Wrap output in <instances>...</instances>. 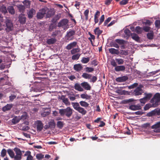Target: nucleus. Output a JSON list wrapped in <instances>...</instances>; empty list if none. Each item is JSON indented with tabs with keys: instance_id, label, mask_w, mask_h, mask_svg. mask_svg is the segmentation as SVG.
Masks as SVG:
<instances>
[{
	"instance_id": "nucleus-8",
	"label": "nucleus",
	"mask_w": 160,
	"mask_h": 160,
	"mask_svg": "<svg viewBox=\"0 0 160 160\" xmlns=\"http://www.w3.org/2000/svg\"><path fill=\"white\" fill-rule=\"evenodd\" d=\"M133 93L135 96L141 95L143 93V90L142 89V87H138L134 90Z\"/></svg>"
},
{
	"instance_id": "nucleus-12",
	"label": "nucleus",
	"mask_w": 160,
	"mask_h": 160,
	"mask_svg": "<svg viewBox=\"0 0 160 160\" xmlns=\"http://www.w3.org/2000/svg\"><path fill=\"white\" fill-rule=\"evenodd\" d=\"M128 79V77L127 76H123L117 78L116 79V81L118 82H123L126 81Z\"/></svg>"
},
{
	"instance_id": "nucleus-58",
	"label": "nucleus",
	"mask_w": 160,
	"mask_h": 160,
	"mask_svg": "<svg viewBox=\"0 0 160 160\" xmlns=\"http://www.w3.org/2000/svg\"><path fill=\"white\" fill-rule=\"evenodd\" d=\"M68 98H69L70 100L71 101H74L76 99L75 96L74 94H73L69 96Z\"/></svg>"
},
{
	"instance_id": "nucleus-64",
	"label": "nucleus",
	"mask_w": 160,
	"mask_h": 160,
	"mask_svg": "<svg viewBox=\"0 0 160 160\" xmlns=\"http://www.w3.org/2000/svg\"><path fill=\"white\" fill-rule=\"evenodd\" d=\"M150 127V124L149 123H146L142 125V127L144 128H147Z\"/></svg>"
},
{
	"instance_id": "nucleus-54",
	"label": "nucleus",
	"mask_w": 160,
	"mask_h": 160,
	"mask_svg": "<svg viewBox=\"0 0 160 160\" xmlns=\"http://www.w3.org/2000/svg\"><path fill=\"white\" fill-rule=\"evenodd\" d=\"M124 33L128 36H131V34L132 33H131V32L128 29H126L124 31Z\"/></svg>"
},
{
	"instance_id": "nucleus-13",
	"label": "nucleus",
	"mask_w": 160,
	"mask_h": 160,
	"mask_svg": "<svg viewBox=\"0 0 160 160\" xmlns=\"http://www.w3.org/2000/svg\"><path fill=\"white\" fill-rule=\"evenodd\" d=\"M18 18L19 21L21 24H23L25 23L26 21V18L24 15H20L19 16Z\"/></svg>"
},
{
	"instance_id": "nucleus-29",
	"label": "nucleus",
	"mask_w": 160,
	"mask_h": 160,
	"mask_svg": "<svg viewBox=\"0 0 160 160\" xmlns=\"http://www.w3.org/2000/svg\"><path fill=\"white\" fill-rule=\"evenodd\" d=\"M72 104L74 108L77 110L80 107L79 103L77 102H72Z\"/></svg>"
},
{
	"instance_id": "nucleus-6",
	"label": "nucleus",
	"mask_w": 160,
	"mask_h": 160,
	"mask_svg": "<svg viewBox=\"0 0 160 160\" xmlns=\"http://www.w3.org/2000/svg\"><path fill=\"white\" fill-rule=\"evenodd\" d=\"M26 118V116L25 115H22L20 117L16 116L12 119V122L13 124H16L18 123L21 119H24Z\"/></svg>"
},
{
	"instance_id": "nucleus-48",
	"label": "nucleus",
	"mask_w": 160,
	"mask_h": 160,
	"mask_svg": "<svg viewBox=\"0 0 160 160\" xmlns=\"http://www.w3.org/2000/svg\"><path fill=\"white\" fill-rule=\"evenodd\" d=\"M14 150L15 151L16 154L18 155H22V153L20 150L18 148H15Z\"/></svg>"
},
{
	"instance_id": "nucleus-37",
	"label": "nucleus",
	"mask_w": 160,
	"mask_h": 160,
	"mask_svg": "<svg viewBox=\"0 0 160 160\" xmlns=\"http://www.w3.org/2000/svg\"><path fill=\"white\" fill-rule=\"evenodd\" d=\"M81 98L83 99H89L91 98V96L87 94H82L80 95Z\"/></svg>"
},
{
	"instance_id": "nucleus-41",
	"label": "nucleus",
	"mask_w": 160,
	"mask_h": 160,
	"mask_svg": "<svg viewBox=\"0 0 160 160\" xmlns=\"http://www.w3.org/2000/svg\"><path fill=\"white\" fill-rule=\"evenodd\" d=\"M80 105L82 107H87L89 106V104L84 101H81L79 102Z\"/></svg>"
},
{
	"instance_id": "nucleus-57",
	"label": "nucleus",
	"mask_w": 160,
	"mask_h": 160,
	"mask_svg": "<svg viewBox=\"0 0 160 160\" xmlns=\"http://www.w3.org/2000/svg\"><path fill=\"white\" fill-rule=\"evenodd\" d=\"M22 155H16L15 156H14V160H21L22 158Z\"/></svg>"
},
{
	"instance_id": "nucleus-14",
	"label": "nucleus",
	"mask_w": 160,
	"mask_h": 160,
	"mask_svg": "<svg viewBox=\"0 0 160 160\" xmlns=\"http://www.w3.org/2000/svg\"><path fill=\"white\" fill-rule=\"evenodd\" d=\"M128 108L131 110L135 111L141 109V107L139 105H132L129 106Z\"/></svg>"
},
{
	"instance_id": "nucleus-7",
	"label": "nucleus",
	"mask_w": 160,
	"mask_h": 160,
	"mask_svg": "<svg viewBox=\"0 0 160 160\" xmlns=\"http://www.w3.org/2000/svg\"><path fill=\"white\" fill-rule=\"evenodd\" d=\"M68 21L67 19H64L60 21L58 24L59 27H62V28L67 27L68 26Z\"/></svg>"
},
{
	"instance_id": "nucleus-4",
	"label": "nucleus",
	"mask_w": 160,
	"mask_h": 160,
	"mask_svg": "<svg viewBox=\"0 0 160 160\" xmlns=\"http://www.w3.org/2000/svg\"><path fill=\"white\" fill-rule=\"evenodd\" d=\"M6 25L7 27L6 29L7 31L9 32L12 30L13 28V24L10 20H7L6 21Z\"/></svg>"
},
{
	"instance_id": "nucleus-31",
	"label": "nucleus",
	"mask_w": 160,
	"mask_h": 160,
	"mask_svg": "<svg viewBox=\"0 0 160 160\" xmlns=\"http://www.w3.org/2000/svg\"><path fill=\"white\" fill-rule=\"evenodd\" d=\"M154 34L153 31L148 33L147 34V38L149 40H152L153 38Z\"/></svg>"
},
{
	"instance_id": "nucleus-49",
	"label": "nucleus",
	"mask_w": 160,
	"mask_h": 160,
	"mask_svg": "<svg viewBox=\"0 0 160 160\" xmlns=\"http://www.w3.org/2000/svg\"><path fill=\"white\" fill-rule=\"evenodd\" d=\"M111 46L117 48H118L119 46L117 43L115 42H112L110 43Z\"/></svg>"
},
{
	"instance_id": "nucleus-34",
	"label": "nucleus",
	"mask_w": 160,
	"mask_h": 160,
	"mask_svg": "<svg viewBox=\"0 0 160 160\" xmlns=\"http://www.w3.org/2000/svg\"><path fill=\"white\" fill-rule=\"evenodd\" d=\"M82 77L85 79H90L92 75L87 73H83L82 75Z\"/></svg>"
},
{
	"instance_id": "nucleus-46",
	"label": "nucleus",
	"mask_w": 160,
	"mask_h": 160,
	"mask_svg": "<svg viewBox=\"0 0 160 160\" xmlns=\"http://www.w3.org/2000/svg\"><path fill=\"white\" fill-rule=\"evenodd\" d=\"M80 51V49L78 48H73L72 49L71 51V53L72 54H74L77 52H78Z\"/></svg>"
},
{
	"instance_id": "nucleus-39",
	"label": "nucleus",
	"mask_w": 160,
	"mask_h": 160,
	"mask_svg": "<svg viewBox=\"0 0 160 160\" xmlns=\"http://www.w3.org/2000/svg\"><path fill=\"white\" fill-rule=\"evenodd\" d=\"M35 10L33 9H32L30 10L28 13V17L29 18H32L33 16V13L34 12Z\"/></svg>"
},
{
	"instance_id": "nucleus-51",
	"label": "nucleus",
	"mask_w": 160,
	"mask_h": 160,
	"mask_svg": "<svg viewBox=\"0 0 160 160\" xmlns=\"http://www.w3.org/2000/svg\"><path fill=\"white\" fill-rule=\"evenodd\" d=\"M105 19V17L104 15H102L101 16L98 25H100L104 21Z\"/></svg>"
},
{
	"instance_id": "nucleus-2",
	"label": "nucleus",
	"mask_w": 160,
	"mask_h": 160,
	"mask_svg": "<svg viewBox=\"0 0 160 160\" xmlns=\"http://www.w3.org/2000/svg\"><path fill=\"white\" fill-rule=\"evenodd\" d=\"M73 109L70 107H68L63 109H60L59 113L61 116H66L68 118H70L72 114Z\"/></svg>"
},
{
	"instance_id": "nucleus-17",
	"label": "nucleus",
	"mask_w": 160,
	"mask_h": 160,
	"mask_svg": "<svg viewBox=\"0 0 160 160\" xmlns=\"http://www.w3.org/2000/svg\"><path fill=\"white\" fill-rule=\"evenodd\" d=\"M77 44V42H73L68 44L65 48L67 50H69L72 48L75 47Z\"/></svg>"
},
{
	"instance_id": "nucleus-33",
	"label": "nucleus",
	"mask_w": 160,
	"mask_h": 160,
	"mask_svg": "<svg viewBox=\"0 0 160 160\" xmlns=\"http://www.w3.org/2000/svg\"><path fill=\"white\" fill-rule=\"evenodd\" d=\"M1 12L4 14L8 13L7 8L6 7L4 6L3 5L1 6Z\"/></svg>"
},
{
	"instance_id": "nucleus-25",
	"label": "nucleus",
	"mask_w": 160,
	"mask_h": 160,
	"mask_svg": "<svg viewBox=\"0 0 160 160\" xmlns=\"http://www.w3.org/2000/svg\"><path fill=\"white\" fill-rule=\"evenodd\" d=\"M57 40L54 38H51L48 39L47 41V43L49 45H51L54 43Z\"/></svg>"
},
{
	"instance_id": "nucleus-62",
	"label": "nucleus",
	"mask_w": 160,
	"mask_h": 160,
	"mask_svg": "<svg viewBox=\"0 0 160 160\" xmlns=\"http://www.w3.org/2000/svg\"><path fill=\"white\" fill-rule=\"evenodd\" d=\"M111 18L110 17H108L104 23V26H106L107 24L111 21Z\"/></svg>"
},
{
	"instance_id": "nucleus-43",
	"label": "nucleus",
	"mask_w": 160,
	"mask_h": 160,
	"mask_svg": "<svg viewBox=\"0 0 160 160\" xmlns=\"http://www.w3.org/2000/svg\"><path fill=\"white\" fill-rule=\"evenodd\" d=\"M155 27L157 29L160 28V20H157L155 21Z\"/></svg>"
},
{
	"instance_id": "nucleus-40",
	"label": "nucleus",
	"mask_w": 160,
	"mask_h": 160,
	"mask_svg": "<svg viewBox=\"0 0 160 160\" xmlns=\"http://www.w3.org/2000/svg\"><path fill=\"white\" fill-rule=\"evenodd\" d=\"M116 42L118 43L119 45H122V44H124L125 41L123 40L122 39H116L115 40Z\"/></svg>"
},
{
	"instance_id": "nucleus-59",
	"label": "nucleus",
	"mask_w": 160,
	"mask_h": 160,
	"mask_svg": "<svg viewBox=\"0 0 160 160\" xmlns=\"http://www.w3.org/2000/svg\"><path fill=\"white\" fill-rule=\"evenodd\" d=\"M36 158L38 159H41L44 158V155L42 154H38L36 155Z\"/></svg>"
},
{
	"instance_id": "nucleus-19",
	"label": "nucleus",
	"mask_w": 160,
	"mask_h": 160,
	"mask_svg": "<svg viewBox=\"0 0 160 160\" xmlns=\"http://www.w3.org/2000/svg\"><path fill=\"white\" fill-rule=\"evenodd\" d=\"M94 32L95 34L97 35V38H99V36L102 34V31L100 30L99 27H97L94 30Z\"/></svg>"
},
{
	"instance_id": "nucleus-28",
	"label": "nucleus",
	"mask_w": 160,
	"mask_h": 160,
	"mask_svg": "<svg viewBox=\"0 0 160 160\" xmlns=\"http://www.w3.org/2000/svg\"><path fill=\"white\" fill-rule=\"evenodd\" d=\"M7 10H8L9 13L12 15H13L15 13V10L14 8L12 6H9L8 7Z\"/></svg>"
},
{
	"instance_id": "nucleus-61",
	"label": "nucleus",
	"mask_w": 160,
	"mask_h": 160,
	"mask_svg": "<svg viewBox=\"0 0 160 160\" xmlns=\"http://www.w3.org/2000/svg\"><path fill=\"white\" fill-rule=\"evenodd\" d=\"M111 64L113 67L115 68L117 65L116 62L114 59L112 60L111 62Z\"/></svg>"
},
{
	"instance_id": "nucleus-52",
	"label": "nucleus",
	"mask_w": 160,
	"mask_h": 160,
	"mask_svg": "<svg viewBox=\"0 0 160 160\" xmlns=\"http://www.w3.org/2000/svg\"><path fill=\"white\" fill-rule=\"evenodd\" d=\"M151 28L150 27L145 26H144L143 28V31L144 30L146 32H148L150 30Z\"/></svg>"
},
{
	"instance_id": "nucleus-32",
	"label": "nucleus",
	"mask_w": 160,
	"mask_h": 160,
	"mask_svg": "<svg viewBox=\"0 0 160 160\" xmlns=\"http://www.w3.org/2000/svg\"><path fill=\"white\" fill-rule=\"evenodd\" d=\"M152 129H159L160 130V121L157 122L151 127Z\"/></svg>"
},
{
	"instance_id": "nucleus-5",
	"label": "nucleus",
	"mask_w": 160,
	"mask_h": 160,
	"mask_svg": "<svg viewBox=\"0 0 160 160\" xmlns=\"http://www.w3.org/2000/svg\"><path fill=\"white\" fill-rule=\"evenodd\" d=\"M75 32L74 30H71L67 32L66 35L67 39L68 40H71L73 39V35H75Z\"/></svg>"
},
{
	"instance_id": "nucleus-16",
	"label": "nucleus",
	"mask_w": 160,
	"mask_h": 160,
	"mask_svg": "<svg viewBox=\"0 0 160 160\" xmlns=\"http://www.w3.org/2000/svg\"><path fill=\"white\" fill-rule=\"evenodd\" d=\"M74 88L76 90L80 92H82L84 91V90L81 87V84H80L79 83H75L74 86Z\"/></svg>"
},
{
	"instance_id": "nucleus-26",
	"label": "nucleus",
	"mask_w": 160,
	"mask_h": 160,
	"mask_svg": "<svg viewBox=\"0 0 160 160\" xmlns=\"http://www.w3.org/2000/svg\"><path fill=\"white\" fill-rule=\"evenodd\" d=\"M56 126V124L53 120H52L48 122V127L51 128H54Z\"/></svg>"
},
{
	"instance_id": "nucleus-10",
	"label": "nucleus",
	"mask_w": 160,
	"mask_h": 160,
	"mask_svg": "<svg viewBox=\"0 0 160 160\" xmlns=\"http://www.w3.org/2000/svg\"><path fill=\"white\" fill-rule=\"evenodd\" d=\"M81 85L85 90H90L91 89V86L87 82H82L81 83Z\"/></svg>"
},
{
	"instance_id": "nucleus-50",
	"label": "nucleus",
	"mask_w": 160,
	"mask_h": 160,
	"mask_svg": "<svg viewBox=\"0 0 160 160\" xmlns=\"http://www.w3.org/2000/svg\"><path fill=\"white\" fill-rule=\"evenodd\" d=\"M44 15L43 14L41 13V12H39L37 13V17L38 19H41L44 17Z\"/></svg>"
},
{
	"instance_id": "nucleus-27",
	"label": "nucleus",
	"mask_w": 160,
	"mask_h": 160,
	"mask_svg": "<svg viewBox=\"0 0 160 160\" xmlns=\"http://www.w3.org/2000/svg\"><path fill=\"white\" fill-rule=\"evenodd\" d=\"M135 31L138 34H141L143 32L142 28L139 26H137L135 29Z\"/></svg>"
},
{
	"instance_id": "nucleus-60",
	"label": "nucleus",
	"mask_w": 160,
	"mask_h": 160,
	"mask_svg": "<svg viewBox=\"0 0 160 160\" xmlns=\"http://www.w3.org/2000/svg\"><path fill=\"white\" fill-rule=\"evenodd\" d=\"M98 62L96 60H93L91 62V64L94 66H96L98 65Z\"/></svg>"
},
{
	"instance_id": "nucleus-18",
	"label": "nucleus",
	"mask_w": 160,
	"mask_h": 160,
	"mask_svg": "<svg viewBox=\"0 0 160 160\" xmlns=\"http://www.w3.org/2000/svg\"><path fill=\"white\" fill-rule=\"evenodd\" d=\"M61 99L62 101L66 105H69L70 104V102L69 101L68 98H66L64 95H62L61 97Z\"/></svg>"
},
{
	"instance_id": "nucleus-20",
	"label": "nucleus",
	"mask_w": 160,
	"mask_h": 160,
	"mask_svg": "<svg viewBox=\"0 0 160 160\" xmlns=\"http://www.w3.org/2000/svg\"><path fill=\"white\" fill-rule=\"evenodd\" d=\"M10 47H5L2 46L1 47V54H2V53H4L5 54H8L10 53V52L9 51H6V50H3L4 49H10Z\"/></svg>"
},
{
	"instance_id": "nucleus-42",
	"label": "nucleus",
	"mask_w": 160,
	"mask_h": 160,
	"mask_svg": "<svg viewBox=\"0 0 160 160\" xmlns=\"http://www.w3.org/2000/svg\"><path fill=\"white\" fill-rule=\"evenodd\" d=\"M115 61L118 65L122 64L124 62L123 59L122 58H116Z\"/></svg>"
},
{
	"instance_id": "nucleus-47",
	"label": "nucleus",
	"mask_w": 160,
	"mask_h": 160,
	"mask_svg": "<svg viewBox=\"0 0 160 160\" xmlns=\"http://www.w3.org/2000/svg\"><path fill=\"white\" fill-rule=\"evenodd\" d=\"M89 11L88 9H86L84 12V14L85 17V19L87 20L88 19V15Z\"/></svg>"
},
{
	"instance_id": "nucleus-53",
	"label": "nucleus",
	"mask_w": 160,
	"mask_h": 160,
	"mask_svg": "<svg viewBox=\"0 0 160 160\" xmlns=\"http://www.w3.org/2000/svg\"><path fill=\"white\" fill-rule=\"evenodd\" d=\"M152 97V94L151 93L145 94V97H144L147 100H149Z\"/></svg>"
},
{
	"instance_id": "nucleus-44",
	"label": "nucleus",
	"mask_w": 160,
	"mask_h": 160,
	"mask_svg": "<svg viewBox=\"0 0 160 160\" xmlns=\"http://www.w3.org/2000/svg\"><path fill=\"white\" fill-rule=\"evenodd\" d=\"M84 70L86 72H91L94 71V69L92 67H87L85 68Z\"/></svg>"
},
{
	"instance_id": "nucleus-15",
	"label": "nucleus",
	"mask_w": 160,
	"mask_h": 160,
	"mask_svg": "<svg viewBox=\"0 0 160 160\" xmlns=\"http://www.w3.org/2000/svg\"><path fill=\"white\" fill-rule=\"evenodd\" d=\"M126 68L124 66L120 65L117 66L114 68V70L117 72L120 71H124L125 70Z\"/></svg>"
},
{
	"instance_id": "nucleus-55",
	"label": "nucleus",
	"mask_w": 160,
	"mask_h": 160,
	"mask_svg": "<svg viewBox=\"0 0 160 160\" xmlns=\"http://www.w3.org/2000/svg\"><path fill=\"white\" fill-rule=\"evenodd\" d=\"M156 114L155 110L152 111L151 112H150L147 114V115L148 116L151 117L152 116Z\"/></svg>"
},
{
	"instance_id": "nucleus-21",
	"label": "nucleus",
	"mask_w": 160,
	"mask_h": 160,
	"mask_svg": "<svg viewBox=\"0 0 160 160\" xmlns=\"http://www.w3.org/2000/svg\"><path fill=\"white\" fill-rule=\"evenodd\" d=\"M131 36L133 39L137 42H138L140 40L139 37L137 34L134 32L132 33L131 34Z\"/></svg>"
},
{
	"instance_id": "nucleus-63",
	"label": "nucleus",
	"mask_w": 160,
	"mask_h": 160,
	"mask_svg": "<svg viewBox=\"0 0 160 160\" xmlns=\"http://www.w3.org/2000/svg\"><path fill=\"white\" fill-rule=\"evenodd\" d=\"M6 150L5 149H3L1 152V155L2 157H4L6 154Z\"/></svg>"
},
{
	"instance_id": "nucleus-22",
	"label": "nucleus",
	"mask_w": 160,
	"mask_h": 160,
	"mask_svg": "<svg viewBox=\"0 0 160 160\" xmlns=\"http://www.w3.org/2000/svg\"><path fill=\"white\" fill-rule=\"evenodd\" d=\"M13 106V105L12 104H8L2 108V110L4 112L10 110L12 107Z\"/></svg>"
},
{
	"instance_id": "nucleus-3",
	"label": "nucleus",
	"mask_w": 160,
	"mask_h": 160,
	"mask_svg": "<svg viewBox=\"0 0 160 160\" xmlns=\"http://www.w3.org/2000/svg\"><path fill=\"white\" fill-rule=\"evenodd\" d=\"M151 102L154 107H156L159 105L160 103V93H156L151 99Z\"/></svg>"
},
{
	"instance_id": "nucleus-56",
	"label": "nucleus",
	"mask_w": 160,
	"mask_h": 160,
	"mask_svg": "<svg viewBox=\"0 0 160 160\" xmlns=\"http://www.w3.org/2000/svg\"><path fill=\"white\" fill-rule=\"evenodd\" d=\"M128 50H122L121 53L122 55H127L128 54Z\"/></svg>"
},
{
	"instance_id": "nucleus-35",
	"label": "nucleus",
	"mask_w": 160,
	"mask_h": 160,
	"mask_svg": "<svg viewBox=\"0 0 160 160\" xmlns=\"http://www.w3.org/2000/svg\"><path fill=\"white\" fill-rule=\"evenodd\" d=\"M90 58L89 57H83L81 60V62L83 63H87L88 62Z\"/></svg>"
},
{
	"instance_id": "nucleus-36",
	"label": "nucleus",
	"mask_w": 160,
	"mask_h": 160,
	"mask_svg": "<svg viewBox=\"0 0 160 160\" xmlns=\"http://www.w3.org/2000/svg\"><path fill=\"white\" fill-rule=\"evenodd\" d=\"M7 152L10 157L12 158H13L14 157L15 154L13 151L11 149H8Z\"/></svg>"
},
{
	"instance_id": "nucleus-45",
	"label": "nucleus",
	"mask_w": 160,
	"mask_h": 160,
	"mask_svg": "<svg viewBox=\"0 0 160 160\" xmlns=\"http://www.w3.org/2000/svg\"><path fill=\"white\" fill-rule=\"evenodd\" d=\"M80 54L78 53L74 55L72 57V59L73 60H77L79 58Z\"/></svg>"
},
{
	"instance_id": "nucleus-38",
	"label": "nucleus",
	"mask_w": 160,
	"mask_h": 160,
	"mask_svg": "<svg viewBox=\"0 0 160 160\" xmlns=\"http://www.w3.org/2000/svg\"><path fill=\"white\" fill-rule=\"evenodd\" d=\"M57 127L60 129H62L63 127L64 123L61 121H58L57 124Z\"/></svg>"
},
{
	"instance_id": "nucleus-1",
	"label": "nucleus",
	"mask_w": 160,
	"mask_h": 160,
	"mask_svg": "<svg viewBox=\"0 0 160 160\" xmlns=\"http://www.w3.org/2000/svg\"><path fill=\"white\" fill-rule=\"evenodd\" d=\"M1 56V69H3L5 68H8L9 65L11 63L10 58L4 56L2 57V54Z\"/></svg>"
},
{
	"instance_id": "nucleus-30",
	"label": "nucleus",
	"mask_w": 160,
	"mask_h": 160,
	"mask_svg": "<svg viewBox=\"0 0 160 160\" xmlns=\"http://www.w3.org/2000/svg\"><path fill=\"white\" fill-rule=\"evenodd\" d=\"M77 111L83 115H85L87 113V111L84 108L81 107L78 108Z\"/></svg>"
},
{
	"instance_id": "nucleus-23",
	"label": "nucleus",
	"mask_w": 160,
	"mask_h": 160,
	"mask_svg": "<svg viewBox=\"0 0 160 160\" xmlns=\"http://www.w3.org/2000/svg\"><path fill=\"white\" fill-rule=\"evenodd\" d=\"M109 52L112 54H116L118 55L119 53V51L118 49H115L114 48H111L109 49Z\"/></svg>"
},
{
	"instance_id": "nucleus-11",
	"label": "nucleus",
	"mask_w": 160,
	"mask_h": 160,
	"mask_svg": "<svg viewBox=\"0 0 160 160\" xmlns=\"http://www.w3.org/2000/svg\"><path fill=\"white\" fill-rule=\"evenodd\" d=\"M37 130L40 131L43 129V125L41 121L38 120L37 121Z\"/></svg>"
},
{
	"instance_id": "nucleus-9",
	"label": "nucleus",
	"mask_w": 160,
	"mask_h": 160,
	"mask_svg": "<svg viewBox=\"0 0 160 160\" xmlns=\"http://www.w3.org/2000/svg\"><path fill=\"white\" fill-rule=\"evenodd\" d=\"M82 65L80 63L74 64L73 66V69L78 72H79L83 69Z\"/></svg>"
},
{
	"instance_id": "nucleus-24",
	"label": "nucleus",
	"mask_w": 160,
	"mask_h": 160,
	"mask_svg": "<svg viewBox=\"0 0 160 160\" xmlns=\"http://www.w3.org/2000/svg\"><path fill=\"white\" fill-rule=\"evenodd\" d=\"M24 155L28 156L26 160H32L33 159V157L31 155V152L30 151H27Z\"/></svg>"
}]
</instances>
